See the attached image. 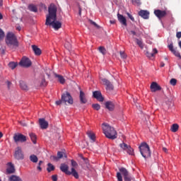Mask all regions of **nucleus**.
<instances>
[{
    "label": "nucleus",
    "instance_id": "1",
    "mask_svg": "<svg viewBox=\"0 0 181 181\" xmlns=\"http://www.w3.org/2000/svg\"><path fill=\"white\" fill-rule=\"evenodd\" d=\"M57 19V7L54 4L48 7V14L46 16V26H52L54 30H59L62 28V23Z\"/></svg>",
    "mask_w": 181,
    "mask_h": 181
},
{
    "label": "nucleus",
    "instance_id": "2",
    "mask_svg": "<svg viewBox=\"0 0 181 181\" xmlns=\"http://www.w3.org/2000/svg\"><path fill=\"white\" fill-rule=\"evenodd\" d=\"M6 45L11 49V50H15L19 47V41L18 37L13 33H8L5 39Z\"/></svg>",
    "mask_w": 181,
    "mask_h": 181
},
{
    "label": "nucleus",
    "instance_id": "3",
    "mask_svg": "<svg viewBox=\"0 0 181 181\" xmlns=\"http://www.w3.org/2000/svg\"><path fill=\"white\" fill-rule=\"evenodd\" d=\"M102 128L103 131V134H105L106 138H108V139H117V131L114 127L110 126V124L107 123H103L102 124Z\"/></svg>",
    "mask_w": 181,
    "mask_h": 181
},
{
    "label": "nucleus",
    "instance_id": "4",
    "mask_svg": "<svg viewBox=\"0 0 181 181\" xmlns=\"http://www.w3.org/2000/svg\"><path fill=\"white\" fill-rule=\"evenodd\" d=\"M119 172L117 173L116 177L117 179V181H122V176L124 177V181H132L134 180L132 176L129 174V172H128V170L127 168L122 167L119 169Z\"/></svg>",
    "mask_w": 181,
    "mask_h": 181
},
{
    "label": "nucleus",
    "instance_id": "5",
    "mask_svg": "<svg viewBox=\"0 0 181 181\" xmlns=\"http://www.w3.org/2000/svg\"><path fill=\"white\" fill-rule=\"evenodd\" d=\"M139 149L140 151L141 155L144 158V159H148V158H151V148H149V145L148 144L143 142L139 146Z\"/></svg>",
    "mask_w": 181,
    "mask_h": 181
},
{
    "label": "nucleus",
    "instance_id": "6",
    "mask_svg": "<svg viewBox=\"0 0 181 181\" xmlns=\"http://www.w3.org/2000/svg\"><path fill=\"white\" fill-rule=\"evenodd\" d=\"M62 100V103L65 104V105H67L68 104L69 105H72L74 100L73 97L69 92H66L65 93H63L61 97Z\"/></svg>",
    "mask_w": 181,
    "mask_h": 181
},
{
    "label": "nucleus",
    "instance_id": "7",
    "mask_svg": "<svg viewBox=\"0 0 181 181\" xmlns=\"http://www.w3.org/2000/svg\"><path fill=\"white\" fill-rule=\"evenodd\" d=\"M13 138L16 144H18V142H21V144H23V142H26V141H28L26 136L21 133L15 134Z\"/></svg>",
    "mask_w": 181,
    "mask_h": 181
},
{
    "label": "nucleus",
    "instance_id": "8",
    "mask_svg": "<svg viewBox=\"0 0 181 181\" xmlns=\"http://www.w3.org/2000/svg\"><path fill=\"white\" fill-rule=\"evenodd\" d=\"M14 158H15V159H17V160H22L24 159L25 156L23 155V151H22L21 147L18 146L16 148L15 153H14Z\"/></svg>",
    "mask_w": 181,
    "mask_h": 181
},
{
    "label": "nucleus",
    "instance_id": "9",
    "mask_svg": "<svg viewBox=\"0 0 181 181\" xmlns=\"http://www.w3.org/2000/svg\"><path fill=\"white\" fill-rule=\"evenodd\" d=\"M19 64L22 67H30V66H32V61H30L29 58L24 57L21 60Z\"/></svg>",
    "mask_w": 181,
    "mask_h": 181
},
{
    "label": "nucleus",
    "instance_id": "10",
    "mask_svg": "<svg viewBox=\"0 0 181 181\" xmlns=\"http://www.w3.org/2000/svg\"><path fill=\"white\" fill-rule=\"evenodd\" d=\"M154 15H156L158 19H162L165 18L166 15H168V13H166V11L165 10L162 11V10L157 9L154 11Z\"/></svg>",
    "mask_w": 181,
    "mask_h": 181
},
{
    "label": "nucleus",
    "instance_id": "11",
    "mask_svg": "<svg viewBox=\"0 0 181 181\" xmlns=\"http://www.w3.org/2000/svg\"><path fill=\"white\" fill-rule=\"evenodd\" d=\"M93 97L98 101H100V103H103V101H104V97H103V94H101V92L99 90L94 91L93 93Z\"/></svg>",
    "mask_w": 181,
    "mask_h": 181
},
{
    "label": "nucleus",
    "instance_id": "12",
    "mask_svg": "<svg viewBox=\"0 0 181 181\" xmlns=\"http://www.w3.org/2000/svg\"><path fill=\"white\" fill-rule=\"evenodd\" d=\"M150 88L152 93H156V91H160V90H162V87H160L156 82H152Z\"/></svg>",
    "mask_w": 181,
    "mask_h": 181
},
{
    "label": "nucleus",
    "instance_id": "13",
    "mask_svg": "<svg viewBox=\"0 0 181 181\" xmlns=\"http://www.w3.org/2000/svg\"><path fill=\"white\" fill-rule=\"evenodd\" d=\"M102 83L103 84H104V86H106L107 90H114V86L112 85V83H111V81H108V79L103 78Z\"/></svg>",
    "mask_w": 181,
    "mask_h": 181
},
{
    "label": "nucleus",
    "instance_id": "14",
    "mask_svg": "<svg viewBox=\"0 0 181 181\" xmlns=\"http://www.w3.org/2000/svg\"><path fill=\"white\" fill-rule=\"evenodd\" d=\"M39 124L41 129H47L49 127V122L45 118L39 119Z\"/></svg>",
    "mask_w": 181,
    "mask_h": 181
},
{
    "label": "nucleus",
    "instance_id": "15",
    "mask_svg": "<svg viewBox=\"0 0 181 181\" xmlns=\"http://www.w3.org/2000/svg\"><path fill=\"white\" fill-rule=\"evenodd\" d=\"M60 170L65 173V175H70V171H69V165L66 163H62L60 165Z\"/></svg>",
    "mask_w": 181,
    "mask_h": 181
},
{
    "label": "nucleus",
    "instance_id": "16",
    "mask_svg": "<svg viewBox=\"0 0 181 181\" xmlns=\"http://www.w3.org/2000/svg\"><path fill=\"white\" fill-rule=\"evenodd\" d=\"M139 16H141L143 19H149V11L146 10H141L139 11Z\"/></svg>",
    "mask_w": 181,
    "mask_h": 181
},
{
    "label": "nucleus",
    "instance_id": "17",
    "mask_svg": "<svg viewBox=\"0 0 181 181\" xmlns=\"http://www.w3.org/2000/svg\"><path fill=\"white\" fill-rule=\"evenodd\" d=\"M105 108L109 111H114V108H115V103L114 102L107 101L105 103Z\"/></svg>",
    "mask_w": 181,
    "mask_h": 181
},
{
    "label": "nucleus",
    "instance_id": "18",
    "mask_svg": "<svg viewBox=\"0 0 181 181\" xmlns=\"http://www.w3.org/2000/svg\"><path fill=\"white\" fill-rule=\"evenodd\" d=\"M79 100H80L81 104H86L87 103V98H86V93H84V92H83V90L80 91Z\"/></svg>",
    "mask_w": 181,
    "mask_h": 181
},
{
    "label": "nucleus",
    "instance_id": "19",
    "mask_svg": "<svg viewBox=\"0 0 181 181\" xmlns=\"http://www.w3.org/2000/svg\"><path fill=\"white\" fill-rule=\"evenodd\" d=\"M8 167L6 169L7 175L15 173V167L13 166V164H12V163H8Z\"/></svg>",
    "mask_w": 181,
    "mask_h": 181
},
{
    "label": "nucleus",
    "instance_id": "20",
    "mask_svg": "<svg viewBox=\"0 0 181 181\" xmlns=\"http://www.w3.org/2000/svg\"><path fill=\"white\" fill-rule=\"evenodd\" d=\"M117 19L119 21V22H120L122 23V25H124V26H127V18H125V17H124L123 15H121L119 13L117 14Z\"/></svg>",
    "mask_w": 181,
    "mask_h": 181
},
{
    "label": "nucleus",
    "instance_id": "21",
    "mask_svg": "<svg viewBox=\"0 0 181 181\" xmlns=\"http://www.w3.org/2000/svg\"><path fill=\"white\" fill-rule=\"evenodd\" d=\"M47 84H48V82L46 81V78H45V75H42L40 80V87H47Z\"/></svg>",
    "mask_w": 181,
    "mask_h": 181
},
{
    "label": "nucleus",
    "instance_id": "22",
    "mask_svg": "<svg viewBox=\"0 0 181 181\" xmlns=\"http://www.w3.org/2000/svg\"><path fill=\"white\" fill-rule=\"evenodd\" d=\"M32 49L35 54V56H40L42 54V50L38 48L36 45H32Z\"/></svg>",
    "mask_w": 181,
    "mask_h": 181
},
{
    "label": "nucleus",
    "instance_id": "23",
    "mask_svg": "<svg viewBox=\"0 0 181 181\" xmlns=\"http://www.w3.org/2000/svg\"><path fill=\"white\" fill-rule=\"evenodd\" d=\"M134 41L136 43V45L140 47V49H144V42L142 40L134 37Z\"/></svg>",
    "mask_w": 181,
    "mask_h": 181
},
{
    "label": "nucleus",
    "instance_id": "24",
    "mask_svg": "<svg viewBox=\"0 0 181 181\" xmlns=\"http://www.w3.org/2000/svg\"><path fill=\"white\" fill-rule=\"evenodd\" d=\"M158 53V49H156V48L153 49L152 52H146V56L147 57H148L149 59H151V57H153L155 56V54H157Z\"/></svg>",
    "mask_w": 181,
    "mask_h": 181
},
{
    "label": "nucleus",
    "instance_id": "25",
    "mask_svg": "<svg viewBox=\"0 0 181 181\" xmlns=\"http://www.w3.org/2000/svg\"><path fill=\"white\" fill-rule=\"evenodd\" d=\"M81 159H82L86 165V168H87V169H88V168H90V162L88 161V158H84V156H83V155H80L79 156Z\"/></svg>",
    "mask_w": 181,
    "mask_h": 181
},
{
    "label": "nucleus",
    "instance_id": "26",
    "mask_svg": "<svg viewBox=\"0 0 181 181\" xmlns=\"http://www.w3.org/2000/svg\"><path fill=\"white\" fill-rule=\"evenodd\" d=\"M30 162H33V163H37L39 158H37V156L32 154L30 156Z\"/></svg>",
    "mask_w": 181,
    "mask_h": 181
},
{
    "label": "nucleus",
    "instance_id": "27",
    "mask_svg": "<svg viewBox=\"0 0 181 181\" xmlns=\"http://www.w3.org/2000/svg\"><path fill=\"white\" fill-rule=\"evenodd\" d=\"M87 135L92 142H95V134L91 132H88Z\"/></svg>",
    "mask_w": 181,
    "mask_h": 181
},
{
    "label": "nucleus",
    "instance_id": "28",
    "mask_svg": "<svg viewBox=\"0 0 181 181\" xmlns=\"http://www.w3.org/2000/svg\"><path fill=\"white\" fill-rule=\"evenodd\" d=\"M72 175V176H74L75 179H78V173L76 171V169H74V168H71V171H70L69 175Z\"/></svg>",
    "mask_w": 181,
    "mask_h": 181
},
{
    "label": "nucleus",
    "instance_id": "29",
    "mask_svg": "<svg viewBox=\"0 0 181 181\" xmlns=\"http://www.w3.org/2000/svg\"><path fill=\"white\" fill-rule=\"evenodd\" d=\"M29 136L30 137V139L33 144H36V139H37V137H36V134L35 133H30Z\"/></svg>",
    "mask_w": 181,
    "mask_h": 181
},
{
    "label": "nucleus",
    "instance_id": "30",
    "mask_svg": "<svg viewBox=\"0 0 181 181\" xmlns=\"http://www.w3.org/2000/svg\"><path fill=\"white\" fill-rule=\"evenodd\" d=\"M56 77L58 78V81H59L61 84H64V83H66V79H64L63 76L56 75Z\"/></svg>",
    "mask_w": 181,
    "mask_h": 181
},
{
    "label": "nucleus",
    "instance_id": "31",
    "mask_svg": "<svg viewBox=\"0 0 181 181\" xmlns=\"http://www.w3.org/2000/svg\"><path fill=\"white\" fill-rule=\"evenodd\" d=\"M9 181H22V179L16 175H11L9 177Z\"/></svg>",
    "mask_w": 181,
    "mask_h": 181
},
{
    "label": "nucleus",
    "instance_id": "32",
    "mask_svg": "<svg viewBox=\"0 0 181 181\" xmlns=\"http://www.w3.org/2000/svg\"><path fill=\"white\" fill-rule=\"evenodd\" d=\"M28 9L31 12H37V7L33 4H30L28 6Z\"/></svg>",
    "mask_w": 181,
    "mask_h": 181
},
{
    "label": "nucleus",
    "instance_id": "33",
    "mask_svg": "<svg viewBox=\"0 0 181 181\" xmlns=\"http://www.w3.org/2000/svg\"><path fill=\"white\" fill-rule=\"evenodd\" d=\"M54 165H53V164L50 163L47 164V170L49 173H50V172H52V170H54Z\"/></svg>",
    "mask_w": 181,
    "mask_h": 181
},
{
    "label": "nucleus",
    "instance_id": "34",
    "mask_svg": "<svg viewBox=\"0 0 181 181\" xmlns=\"http://www.w3.org/2000/svg\"><path fill=\"white\" fill-rule=\"evenodd\" d=\"M171 131L172 132H177L179 131V124H173L171 127Z\"/></svg>",
    "mask_w": 181,
    "mask_h": 181
},
{
    "label": "nucleus",
    "instance_id": "35",
    "mask_svg": "<svg viewBox=\"0 0 181 181\" xmlns=\"http://www.w3.org/2000/svg\"><path fill=\"white\" fill-rule=\"evenodd\" d=\"M20 87L22 90H28V85L23 81H20Z\"/></svg>",
    "mask_w": 181,
    "mask_h": 181
},
{
    "label": "nucleus",
    "instance_id": "36",
    "mask_svg": "<svg viewBox=\"0 0 181 181\" xmlns=\"http://www.w3.org/2000/svg\"><path fill=\"white\" fill-rule=\"evenodd\" d=\"M129 146L124 142L121 143L119 144V147L121 148V149H122V151H127V148L129 147Z\"/></svg>",
    "mask_w": 181,
    "mask_h": 181
},
{
    "label": "nucleus",
    "instance_id": "37",
    "mask_svg": "<svg viewBox=\"0 0 181 181\" xmlns=\"http://www.w3.org/2000/svg\"><path fill=\"white\" fill-rule=\"evenodd\" d=\"M126 152H127L129 155H134V148H132L131 146H129Z\"/></svg>",
    "mask_w": 181,
    "mask_h": 181
},
{
    "label": "nucleus",
    "instance_id": "38",
    "mask_svg": "<svg viewBox=\"0 0 181 181\" xmlns=\"http://www.w3.org/2000/svg\"><path fill=\"white\" fill-rule=\"evenodd\" d=\"M98 50L100 53H102V54H105V53H107V50L104 47H99Z\"/></svg>",
    "mask_w": 181,
    "mask_h": 181
},
{
    "label": "nucleus",
    "instance_id": "39",
    "mask_svg": "<svg viewBox=\"0 0 181 181\" xmlns=\"http://www.w3.org/2000/svg\"><path fill=\"white\" fill-rule=\"evenodd\" d=\"M92 107L94 110H96V111L100 110V109L101 108V106L98 103L93 104Z\"/></svg>",
    "mask_w": 181,
    "mask_h": 181
},
{
    "label": "nucleus",
    "instance_id": "40",
    "mask_svg": "<svg viewBox=\"0 0 181 181\" xmlns=\"http://www.w3.org/2000/svg\"><path fill=\"white\" fill-rule=\"evenodd\" d=\"M170 84L171 86H176V84H177V80L176 78H171L170 81Z\"/></svg>",
    "mask_w": 181,
    "mask_h": 181
},
{
    "label": "nucleus",
    "instance_id": "41",
    "mask_svg": "<svg viewBox=\"0 0 181 181\" xmlns=\"http://www.w3.org/2000/svg\"><path fill=\"white\" fill-rule=\"evenodd\" d=\"M8 66L10 67V69H11L12 70H13V69H15L16 67V66H18V64L15 63V62H10L8 64Z\"/></svg>",
    "mask_w": 181,
    "mask_h": 181
},
{
    "label": "nucleus",
    "instance_id": "42",
    "mask_svg": "<svg viewBox=\"0 0 181 181\" xmlns=\"http://www.w3.org/2000/svg\"><path fill=\"white\" fill-rule=\"evenodd\" d=\"M172 53H173V54L176 57H179V59H181V55L180 53L178 52V51H176V49H174Z\"/></svg>",
    "mask_w": 181,
    "mask_h": 181
},
{
    "label": "nucleus",
    "instance_id": "43",
    "mask_svg": "<svg viewBox=\"0 0 181 181\" xmlns=\"http://www.w3.org/2000/svg\"><path fill=\"white\" fill-rule=\"evenodd\" d=\"M4 37H5V33L4 32V30H2V29L0 28V41L3 40Z\"/></svg>",
    "mask_w": 181,
    "mask_h": 181
},
{
    "label": "nucleus",
    "instance_id": "44",
    "mask_svg": "<svg viewBox=\"0 0 181 181\" xmlns=\"http://www.w3.org/2000/svg\"><path fill=\"white\" fill-rule=\"evenodd\" d=\"M64 155V153H63L62 151H58L57 156V157L58 158V160H59V159H62V158H63Z\"/></svg>",
    "mask_w": 181,
    "mask_h": 181
},
{
    "label": "nucleus",
    "instance_id": "45",
    "mask_svg": "<svg viewBox=\"0 0 181 181\" xmlns=\"http://www.w3.org/2000/svg\"><path fill=\"white\" fill-rule=\"evenodd\" d=\"M133 5H136L139 6L141 5V0H132Z\"/></svg>",
    "mask_w": 181,
    "mask_h": 181
},
{
    "label": "nucleus",
    "instance_id": "46",
    "mask_svg": "<svg viewBox=\"0 0 181 181\" xmlns=\"http://www.w3.org/2000/svg\"><path fill=\"white\" fill-rule=\"evenodd\" d=\"M50 159L51 160H54V162H59V158H57V156H51Z\"/></svg>",
    "mask_w": 181,
    "mask_h": 181
},
{
    "label": "nucleus",
    "instance_id": "47",
    "mask_svg": "<svg viewBox=\"0 0 181 181\" xmlns=\"http://www.w3.org/2000/svg\"><path fill=\"white\" fill-rule=\"evenodd\" d=\"M120 57L122 59H126L127 58V54L125 52L120 51L119 52Z\"/></svg>",
    "mask_w": 181,
    "mask_h": 181
},
{
    "label": "nucleus",
    "instance_id": "48",
    "mask_svg": "<svg viewBox=\"0 0 181 181\" xmlns=\"http://www.w3.org/2000/svg\"><path fill=\"white\" fill-rule=\"evenodd\" d=\"M64 47H66V49H67V50H71V45H70V43H66Z\"/></svg>",
    "mask_w": 181,
    "mask_h": 181
},
{
    "label": "nucleus",
    "instance_id": "49",
    "mask_svg": "<svg viewBox=\"0 0 181 181\" xmlns=\"http://www.w3.org/2000/svg\"><path fill=\"white\" fill-rule=\"evenodd\" d=\"M169 50L173 52L175 50V48H173V44L171 43L168 46Z\"/></svg>",
    "mask_w": 181,
    "mask_h": 181
},
{
    "label": "nucleus",
    "instance_id": "50",
    "mask_svg": "<svg viewBox=\"0 0 181 181\" xmlns=\"http://www.w3.org/2000/svg\"><path fill=\"white\" fill-rule=\"evenodd\" d=\"M71 166L73 168H76L78 165L77 162L74 161V160H71Z\"/></svg>",
    "mask_w": 181,
    "mask_h": 181
},
{
    "label": "nucleus",
    "instance_id": "51",
    "mask_svg": "<svg viewBox=\"0 0 181 181\" xmlns=\"http://www.w3.org/2000/svg\"><path fill=\"white\" fill-rule=\"evenodd\" d=\"M129 34L130 35H132L133 36H139V35H138V33H136V32H135L134 30H131L130 32H129Z\"/></svg>",
    "mask_w": 181,
    "mask_h": 181
},
{
    "label": "nucleus",
    "instance_id": "52",
    "mask_svg": "<svg viewBox=\"0 0 181 181\" xmlns=\"http://www.w3.org/2000/svg\"><path fill=\"white\" fill-rule=\"evenodd\" d=\"M90 23H91L92 25H93L94 26H95V28H97L98 29H100V26L98 25L97 23H95V22H94V21H90Z\"/></svg>",
    "mask_w": 181,
    "mask_h": 181
},
{
    "label": "nucleus",
    "instance_id": "53",
    "mask_svg": "<svg viewBox=\"0 0 181 181\" xmlns=\"http://www.w3.org/2000/svg\"><path fill=\"white\" fill-rule=\"evenodd\" d=\"M127 16L128 18H129V19H131V21H132V22L135 21V19L134 18V16H132V15H131L129 13H127Z\"/></svg>",
    "mask_w": 181,
    "mask_h": 181
},
{
    "label": "nucleus",
    "instance_id": "54",
    "mask_svg": "<svg viewBox=\"0 0 181 181\" xmlns=\"http://www.w3.org/2000/svg\"><path fill=\"white\" fill-rule=\"evenodd\" d=\"M62 103H63V101H62V98H61V100H57V101L55 102V104H56L57 105H60L62 104Z\"/></svg>",
    "mask_w": 181,
    "mask_h": 181
},
{
    "label": "nucleus",
    "instance_id": "55",
    "mask_svg": "<svg viewBox=\"0 0 181 181\" xmlns=\"http://www.w3.org/2000/svg\"><path fill=\"white\" fill-rule=\"evenodd\" d=\"M52 179L53 181H57V175H52Z\"/></svg>",
    "mask_w": 181,
    "mask_h": 181
},
{
    "label": "nucleus",
    "instance_id": "56",
    "mask_svg": "<svg viewBox=\"0 0 181 181\" xmlns=\"http://www.w3.org/2000/svg\"><path fill=\"white\" fill-rule=\"evenodd\" d=\"M176 37H177V39H180V37H181V32H177V33H176Z\"/></svg>",
    "mask_w": 181,
    "mask_h": 181
},
{
    "label": "nucleus",
    "instance_id": "57",
    "mask_svg": "<svg viewBox=\"0 0 181 181\" xmlns=\"http://www.w3.org/2000/svg\"><path fill=\"white\" fill-rule=\"evenodd\" d=\"M4 6V0H0V8Z\"/></svg>",
    "mask_w": 181,
    "mask_h": 181
},
{
    "label": "nucleus",
    "instance_id": "58",
    "mask_svg": "<svg viewBox=\"0 0 181 181\" xmlns=\"http://www.w3.org/2000/svg\"><path fill=\"white\" fill-rule=\"evenodd\" d=\"M20 124L23 125V127H26V123H25L24 122H20Z\"/></svg>",
    "mask_w": 181,
    "mask_h": 181
},
{
    "label": "nucleus",
    "instance_id": "59",
    "mask_svg": "<svg viewBox=\"0 0 181 181\" xmlns=\"http://www.w3.org/2000/svg\"><path fill=\"white\" fill-rule=\"evenodd\" d=\"M11 84H12V83H11L9 81H7L8 88L11 87Z\"/></svg>",
    "mask_w": 181,
    "mask_h": 181
},
{
    "label": "nucleus",
    "instance_id": "60",
    "mask_svg": "<svg viewBox=\"0 0 181 181\" xmlns=\"http://www.w3.org/2000/svg\"><path fill=\"white\" fill-rule=\"evenodd\" d=\"M163 152H165V153H168V148H166L165 147L163 148Z\"/></svg>",
    "mask_w": 181,
    "mask_h": 181
},
{
    "label": "nucleus",
    "instance_id": "61",
    "mask_svg": "<svg viewBox=\"0 0 181 181\" xmlns=\"http://www.w3.org/2000/svg\"><path fill=\"white\" fill-rule=\"evenodd\" d=\"M37 169L38 170H40V172H42V168L40 167V165H38V166L37 167Z\"/></svg>",
    "mask_w": 181,
    "mask_h": 181
},
{
    "label": "nucleus",
    "instance_id": "62",
    "mask_svg": "<svg viewBox=\"0 0 181 181\" xmlns=\"http://www.w3.org/2000/svg\"><path fill=\"white\" fill-rule=\"evenodd\" d=\"M110 23L112 25H114V24L115 23V21L111 20V21H110Z\"/></svg>",
    "mask_w": 181,
    "mask_h": 181
},
{
    "label": "nucleus",
    "instance_id": "63",
    "mask_svg": "<svg viewBox=\"0 0 181 181\" xmlns=\"http://www.w3.org/2000/svg\"><path fill=\"white\" fill-rule=\"evenodd\" d=\"M79 9V15H81V7H78Z\"/></svg>",
    "mask_w": 181,
    "mask_h": 181
},
{
    "label": "nucleus",
    "instance_id": "64",
    "mask_svg": "<svg viewBox=\"0 0 181 181\" xmlns=\"http://www.w3.org/2000/svg\"><path fill=\"white\" fill-rule=\"evenodd\" d=\"M178 45H179V47L181 48V41H180V42H178Z\"/></svg>",
    "mask_w": 181,
    "mask_h": 181
}]
</instances>
